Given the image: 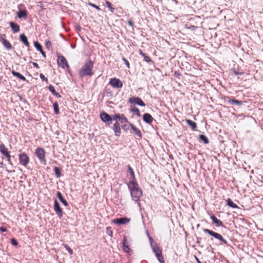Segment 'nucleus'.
Segmentation results:
<instances>
[{
	"instance_id": "nucleus-1",
	"label": "nucleus",
	"mask_w": 263,
	"mask_h": 263,
	"mask_svg": "<svg viewBox=\"0 0 263 263\" xmlns=\"http://www.w3.org/2000/svg\"><path fill=\"white\" fill-rule=\"evenodd\" d=\"M128 187L130 190L132 199L136 202H138L142 195V192L139 187V185L136 181H130L128 184Z\"/></svg>"
},
{
	"instance_id": "nucleus-2",
	"label": "nucleus",
	"mask_w": 263,
	"mask_h": 263,
	"mask_svg": "<svg viewBox=\"0 0 263 263\" xmlns=\"http://www.w3.org/2000/svg\"><path fill=\"white\" fill-rule=\"evenodd\" d=\"M93 63L91 61H87L83 67L79 71V76L83 78L86 76H91L93 74L92 72Z\"/></svg>"
},
{
	"instance_id": "nucleus-3",
	"label": "nucleus",
	"mask_w": 263,
	"mask_h": 263,
	"mask_svg": "<svg viewBox=\"0 0 263 263\" xmlns=\"http://www.w3.org/2000/svg\"><path fill=\"white\" fill-rule=\"evenodd\" d=\"M203 231L204 233L210 235L211 236L214 237L216 239L222 242V243L223 244H224L226 245H228V241L223 238V236L221 234L216 233V232H215L212 230H210L209 229H204Z\"/></svg>"
},
{
	"instance_id": "nucleus-4",
	"label": "nucleus",
	"mask_w": 263,
	"mask_h": 263,
	"mask_svg": "<svg viewBox=\"0 0 263 263\" xmlns=\"http://www.w3.org/2000/svg\"><path fill=\"white\" fill-rule=\"evenodd\" d=\"M35 154L40 161L45 165L46 160L45 159V152L43 148L37 147L35 150Z\"/></svg>"
},
{
	"instance_id": "nucleus-5",
	"label": "nucleus",
	"mask_w": 263,
	"mask_h": 263,
	"mask_svg": "<svg viewBox=\"0 0 263 263\" xmlns=\"http://www.w3.org/2000/svg\"><path fill=\"white\" fill-rule=\"evenodd\" d=\"M151 248L158 261L160 263H164V259L162 255V251L158 247V245H156Z\"/></svg>"
},
{
	"instance_id": "nucleus-6",
	"label": "nucleus",
	"mask_w": 263,
	"mask_h": 263,
	"mask_svg": "<svg viewBox=\"0 0 263 263\" xmlns=\"http://www.w3.org/2000/svg\"><path fill=\"white\" fill-rule=\"evenodd\" d=\"M109 84L113 87L116 88H121L123 86L122 81L117 78H114L110 79Z\"/></svg>"
},
{
	"instance_id": "nucleus-7",
	"label": "nucleus",
	"mask_w": 263,
	"mask_h": 263,
	"mask_svg": "<svg viewBox=\"0 0 263 263\" xmlns=\"http://www.w3.org/2000/svg\"><path fill=\"white\" fill-rule=\"evenodd\" d=\"M20 163L26 167L29 163V158L25 153H22L18 155Z\"/></svg>"
},
{
	"instance_id": "nucleus-8",
	"label": "nucleus",
	"mask_w": 263,
	"mask_h": 263,
	"mask_svg": "<svg viewBox=\"0 0 263 263\" xmlns=\"http://www.w3.org/2000/svg\"><path fill=\"white\" fill-rule=\"evenodd\" d=\"M53 209L58 217L61 219L63 217V211L57 200H55L54 201Z\"/></svg>"
},
{
	"instance_id": "nucleus-9",
	"label": "nucleus",
	"mask_w": 263,
	"mask_h": 263,
	"mask_svg": "<svg viewBox=\"0 0 263 263\" xmlns=\"http://www.w3.org/2000/svg\"><path fill=\"white\" fill-rule=\"evenodd\" d=\"M57 63L59 66L63 68L69 67V65L65 58L63 55H59L58 57Z\"/></svg>"
},
{
	"instance_id": "nucleus-10",
	"label": "nucleus",
	"mask_w": 263,
	"mask_h": 263,
	"mask_svg": "<svg viewBox=\"0 0 263 263\" xmlns=\"http://www.w3.org/2000/svg\"><path fill=\"white\" fill-rule=\"evenodd\" d=\"M100 116L102 121L106 124L110 125L111 123V117L106 112L104 111L101 112Z\"/></svg>"
},
{
	"instance_id": "nucleus-11",
	"label": "nucleus",
	"mask_w": 263,
	"mask_h": 263,
	"mask_svg": "<svg viewBox=\"0 0 263 263\" xmlns=\"http://www.w3.org/2000/svg\"><path fill=\"white\" fill-rule=\"evenodd\" d=\"M122 248L125 253H129L132 251L128 245L126 236H124L123 240L122 242Z\"/></svg>"
},
{
	"instance_id": "nucleus-12",
	"label": "nucleus",
	"mask_w": 263,
	"mask_h": 263,
	"mask_svg": "<svg viewBox=\"0 0 263 263\" xmlns=\"http://www.w3.org/2000/svg\"><path fill=\"white\" fill-rule=\"evenodd\" d=\"M128 101L131 103H135L140 106L143 107L145 106V104L139 97H133V98H129Z\"/></svg>"
},
{
	"instance_id": "nucleus-13",
	"label": "nucleus",
	"mask_w": 263,
	"mask_h": 263,
	"mask_svg": "<svg viewBox=\"0 0 263 263\" xmlns=\"http://www.w3.org/2000/svg\"><path fill=\"white\" fill-rule=\"evenodd\" d=\"M130 221V219L127 217L117 218L113 220V222L118 224H127Z\"/></svg>"
},
{
	"instance_id": "nucleus-14",
	"label": "nucleus",
	"mask_w": 263,
	"mask_h": 263,
	"mask_svg": "<svg viewBox=\"0 0 263 263\" xmlns=\"http://www.w3.org/2000/svg\"><path fill=\"white\" fill-rule=\"evenodd\" d=\"M143 121L148 124H151L154 120L153 117L148 113H145L143 116Z\"/></svg>"
},
{
	"instance_id": "nucleus-15",
	"label": "nucleus",
	"mask_w": 263,
	"mask_h": 263,
	"mask_svg": "<svg viewBox=\"0 0 263 263\" xmlns=\"http://www.w3.org/2000/svg\"><path fill=\"white\" fill-rule=\"evenodd\" d=\"M114 131L116 136H119L121 134V129L119 123L116 121L114 125Z\"/></svg>"
},
{
	"instance_id": "nucleus-16",
	"label": "nucleus",
	"mask_w": 263,
	"mask_h": 263,
	"mask_svg": "<svg viewBox=\"0 0 263 263\" xmlns=\"http://www.w3.org/2000/svg\"><path fill=\"white\" fill-rule=\"evenodd\" d=\"M128 124L131 128L134 130L135 134L137 135L139 137L141 138L142 137V134L140 129L135 126L134 125L132 124L130 122H128Z\"/></svg>"
},
{
	"instance_id": "nucleus-17",
	"label": "nucleus",
	"mask_w": 263,
	"mask_h": 263,
	"mask_svg": "<svg viewBox=\"0 0 263 263\" xmlns=\"http://www.w3.org/2000/svg\"><path fill=\"white\" fill-rule=\"evenodd\" d=\"M9 25L14 33L18 32L20 31V28L18 24L11 22L9 23Z\"/></svg>"
},
{
	"instance_id": "nucleus-18",
	"label": "nucleus",
	"mask_w": 263,
	"mask_h": 263,
	"mask_svg": "<svg viewBox=\"0 0 263 263\" xmlns=\"http://www.w3.org/2000/svg\"><path fill=\"white\" fill-rule=\"evenodd\" d=\"M210 218L212 219L213 222L216 224L217 227H222L223 224L221 221L218 219L215 216L212 215L210 216Z\"/></svg>"
},
{
	"instance_id": "nucleus-19",
	"label": "nucleus",
	"mask_w": 263,
	"mask_h": 263,
	"mask_svg": "<svg viewBox=\"0 0 263 263\" xmlns=\"http://www.w3.org/2000/svg\"><path fill=\"white\" fill-rule=\"evenodd\" d=\"M57 195L59 199L62 202V203L66 206L68 205V203L67 201L64 198L61 192H58L57 193Z\"/></svg>"
},
{
	"instance_id": "nucleus-20",
	"label": "nucleus",
	"mask_w": 263,
	"mask_h": 263,
	"mask_svg": "<svg viewBox=\"0 0 263 263\" xmlns=\"http://www.w3.org/2000/svg\"><path fill=\"white\" fill-rule=\"evenodd\" d=\"M34 45L35 47L36 48V49L39 51L42 54V55L45 58L46 57V54L45 52L42 50V48L41 45L40 43H39L37 42H35L34 43Z\"/></svg>"
},
{
	"instance_id": "nucleus-21",
	"label": "nucleus",
	"mask_w": 263,
	"mask_h": 263,
	"mask_svg": "<svg viewBox=\"0 0 263 263\" xmlns=\"http://www.w3.org/2000/svg\"><path fill=\"white\" fill-rule=\"evenodd\" d=\"M185 122L187 124L192 128L193 130H195L196 129L197 127V124L195 122L189 119L185 120Z\"/></svg>"
},
{
	"instance_id": "nucleus-22",
	"label": "nucleus",
	"mask_w": 263,
	"mask_h": 263,
	"mask_svg": "<svg viewBox=\"0 0 263 263\" xmlns=\"http://www.w3.org/2000/svg\"><path fill=\"white\" fill-rule=\"evenodd\" d=\"M49 90L52 93L53 95L58 98H60L61 96L59 93L57 92L53 86L50 85L48 87Z\"/></svg>"
},
{
	"instance_id": "nucleus-23",
	"label": "nucleus",
	"mask_w": 263,
	"mask_h": 263,
	"mask_svg": "<svg viewBox=\"0 0 263 263\" xmlns=\"http://www.w3.org/2000/svg\"><path fill=\"white\" fill-rule=\"evenodd\" d=\"M20 40L26 46L29 47V43L28 41L27 36L24 34L20 35Z\"/></svg>"
},
{
	"instance_id": "nucleus-24",
	"label": "nucleus",
	"mask_w": 263,
	"mask_h": 263,
	"mask_svg": "<svg viewBox=\"0 0 263 263\" xmlns=\"http://www.w3.org/2000/svg\"><path fill=\"white\" fill-rule=\"evenodd\" d=\"M2 41L3 45L7 49H10L12 48V46L10 42L6 39L2 37Z\"/></svg>"
},
{
	"instance_id": "nucleus-25",
	"label": "nucleus",
	"mask_w": 263,
	"mask_h": 263,
	"mask_svg": "<svg viewBox=\"0 0 263 263\" xmlns=\"http://www.w3.org/2000/svg\"><path fill=\"white\" fill-rule=\"evenodd\" d=\"M12 74L13 76L17 77L18 79H19L20 80H22L23 81H26V79L25 78V77L24 76H23V75H22L19 72H17L16 71L13 70L12 71Z\"/></svg>"
},
{
	"instance_id": "nucleus-26",
	"label": "nucleus",
	"mask_w": 263,
	"mask_h": 263,
	"mask_svg": "<svg viewBox=\"0 0 263 263\" xmlns=\"http://www.w3.org/2000/svg\"><path fill=\"white\" fill-rule=\"evenodd\" d=\"M228 103L230 104H232V105L235 104V105H239V106L243 104V102L241 101H239L237 100H234V99H229Z\"/></svg>"
},
{
	"instance_id": "nucleus-27",
	"label": "nucleus",
	"mask_w": 263,
	"mask_h": 263,
	"mask_svg": "<svg viewBox=\"0 0 263 263\" xmlns=\"http://www.w3.org/2000/svg\"><path fill=\"white\" fill-rule=\"evenodd\" d=\"M0 152L4 156L9 153L4 144H0Z\"/></svg>"
},
{
	"instance_id": "nucleus-28",
	"label": "nucleus",
	"mask_w": 263,
	"mask_h": 263,
	"mask_svg": "<svg viewBox=\"0 0 263 263\" xmlns=\"http://www.w3.org/2000/svg\"><path fill=\"white\" fill-rule=\"evenodd\" d=\"M227 204L228 205H229V206L233 208V209H238L239 207L238 206L234 203L233 201L231 200V198H228L227 199Z\"/></svg>"
},
{
	"instance_id": "nucleus-29",
	"label": "nucleus",
	"mask_w": 263,
	"mask_h": 263,
	"mask_svg": "<svg viewBox=\"0 0 263 263\" xmlns=\"http://www.w3.org/2000/svg\"><path fill=\"white\" fill-rule=\"evenodd\" d=\"M127 168H128V171L129 173H130V174L131 175V178H132L131 181H136L135 177L134 172L133 168H132V167L129 165H128Z\"/></svg>"
},
{
	"instance_id": "nucleus-30",
	"label": "nucleus",
	"mask_w": 263,
	"mask_h": 263,
	"mask_svg": "<svg viewBox=\"0 0 263 263\" xmlns=\"http://www.w3.org/2000/svg\"><path fill=\"white\" fill-rule=\"evenodd\" d=\"M53 170L55 173V175L57 178H59L61 176V169L58 167L55 166L53 168Z\"/></svg>"
},
{
	"instance_id": "nucleus-31",
	"label": "nucleus",
	"mask_w": 263,
	"mask_h": 263,
	"mask_svg": "<svg viewBox=\"0 0 263 263\" xmlns=\"http://www.w3.org/2000/svg\"><path fill=\"white\" fill-rule=\"evenodd\" d=\"M17 16L20 18L25 17L27 16V12L25 10H21L17 13Z\"/></svg>"
},
{
	"instance_id": "nucleus-32",
	"label": "nucleus",
	"mask_w": 263,
	"mask_h": 263,
	"mask_svg": "<svg viewBox=\"0 0 263 263\" xmlns=\"http://www.w3.org/2000/svg\"><path fill=\"white\" fill-rule=\"evenodd\" d=\"M120 121L121 122V123H128V120L127 119L126 117H125V116H124V114H120V117H119V119Z\"/></svg>"
},
{
	"instance_id": "nucleus-33",
	"label": "nucleus",
	"mask_w": 263,
	"mask_h": 263,
	"mask_svg": "<svg viewBox=\"0 0 263 263\" xmlns=\"http://www.w3.org/2000/svg\"><path fill=\"white\" fill-rule=\"evenodd\" d=\"M53 109H54V113L56 115L59 114H60V111H59V108L58 103L57 102H55L53 103Z\"/></svg>"
},
{
	"instance_id": "nucleus-34",
	"label": "nucleus",
	"mask_w": 263,
	"mask_h": 263,
	"mask_svg": "<svg viewBox=\"0 0 263 263\" xmlns=\"http://www.w3.org/2000/svg\"><path fill=\"white\" fill-rule=\"evenodd\" d=\"M147 236L148 237V239L149 240L150 246L151 248L157 245V243L153 240V238L149 235L148 233Z\"/></svg>"
},
{
	"instance_id": "nucleus-35",
	"label": "nucleus",
	"mask_w": 263,
	"mask_h": 263,
	"mask_svg": "<svg viewBox=\"0 0 263 263\" xmlns=\"http://www.w3.org/2000/svg\"><path fill=\"white\" fill-rule=\"evenodd\" d=\"M199 139L203 142L205 144H208L209 143V140L208 138L204 135H200Z\"/></svg>"
},
{
	"instance_id": "nucleus-36",
	"label": "nucleus",
	"mask_w": 263,
	"mask_h": 263,
	"mask_svg": "<svg viewBox=\"0 0 263 263\" xmlns=\"http://www.w3.org/2000/svg\"><path fill=\"white\" fill-rule=\"evenodd\" d=\"M105 4L106 6L110 9V11L114 12V8L112 7L111 3L109 1H106Z\"/></svg>"
},
{
	"instance_id": "nucleus-37",
	"label": "nucleus",
	"mask_w": 263,
	"mask_h": 263,
	"mask_svg": "<svg viewBox=\"0 0 263 263\" xmlns=\"http://www.w3.org/2000/svg\"><path fill=\"white\" fill-rule=\"evenodd\" d=\"M131 111L135 113L137 116L140 117V113L139 109L138 108H135L131 109Z\"/></svg>"
},
{
	"instance_id": "nucleus-38",
	"label": "nucleus",
	"mask_w": 263,
	"mask_h": 263,
	"mask_svg": "<svg viewBox=\"0 0 263 263\" xmlns=\"http://www.w3.org/2000/svg\"><path fill=\"white\" fill-rule=\"evenodd\" d=\"M63 247L65 248V249L68 252V253L72 255L73 254L72 250L67 245L63 244Z\"/></svg>"
},
{
	"instance_id": "nucleus-39",
	"label": "nucleus",
	"mask_w": 263,
	"mask_h": 263,
	"mask_svg": "<svg viewBox=\"0 0 263 263\" xmlns=\"http://www.w3.org/2000/svg\"><path fill=\"white\" fill-rule=\"evenodd\" d=\"M143 57L145 62L147 63L152 62V60L146 54L143 55Z\"/></svg>"
},
{
	"instance_id": "nucleus-40",
	"label": "nucleus",
	"mask_w": 263,
	"mask_h": 263,
	"mask_svg": "<svg viewBox=\"0 0 263 263\" xmlns=\"http://www.w3.org/2000/svg\"><path fill=\"white\" fill-rule=\"evenodd\" d=\"M45 46L48 49H50L51 47V43L49 40H47L45 42Z\"/></svg>"
},
{
	"instance_id": "nucleus-41",
	"label": "nucleus",
	"mask_w": 263,
	"mask_h": 263,
	"mask_svg": "<svg viewBox=\"0 0 263 263\" xmlns=\"http://www.w3.org/2000/svg\"><path fill=\"white\" fill-rule=\"evenodd\" d=\"M88 5H89L91 7H92L95 8V9H96L98 10H99V11L101 10L100 8L98 6H97L96 5H95L94 4H92V3H90V2L88 3Z\"/></svg>"
},
{
	"instance_id": "nucleus-42",
	"label": "nucleus",
	"mask_w": 263,
	"mask_h": 263,
	"mask_svg": "<svg viewBox=\"0 0 263 263\" xmlns=\"http://www.w3.org/2000/svg\"><path fill=\"white\" fill-rule=\"evenodd\" d=\"M120 115V114H117L112 115V117H111L112 120H116L117 119H119Z\"/></svg>"
},
{
	"instance_id": "nucleus-43",
	"label": "nucleus",
	"mask_w": 263,
	"mask_h": 263,
	"mask_svg": "<svg viewBox=\"0 0 263 263\" xmlns=\"http://www.w3.org/2000/svg\"><path fill=\"white\" fill-rule=\"evenodd\" d=\"M11 243L12 244V245L15 246H16L18 245V242L15 238L11 239Z\"/></svg>"
},
{
	"instance_id": "nucleus-44",
	"label": "nucleus",
	"mask_w": 263,
	"mask_h": 263,
	"mask_svg": "<svg viewBox=\"0 0 263 263\" xmlns=\"http://www.w3.org/2000/svg\"><path fill=\"white\" fill-rule=\"evenodd\" d=\"M122 61L124 62V63L126 65V67L127 68H129V67H130L129 63L125 58H122Z\"/></svg>"
},
{
	"instance_id": "nucleus-45",
	"label": "nucleus",
	"mask_w": 263,
	"mask_h": 263,
	"mask_svg": "<svg viewBox=\"0 0 263 263\" xmlns=\"http://www.w3.org/2000/svg\"><path fill=\"white\" fill-rule=\"evenodd\" d=\"M5 156H6L7 158V161H8V162L12 164V163L11 162V160H10V152L8 153L7 154L5 155Z\"/></svg>"
},
{
	"instance_id": "nucleus-46",
	"label": "nucleus",
	"mask_w": 263,
	"mask_h": 263,
	"mask_svg": "<svg viewBox=\"0 0 263 263\" xmlns=\"http://www.w3.org/2000/svg\"><path fill=\"white\" fill-rule=\"evenodd\" d=\"M233 72H234L236 75H242V74H243V72H239V71H237V70H235V69H233Z\"/></svg>"
},
{
	"instance_id": "nucleus-47",
	"label": "nucleus",
	"mask_w": 263,
	"mask_h": 263,
	"mask_svg": "<svg viewBox=\"0 0 263 263\" xmlns=\"http://www.w3.org/2000/svg\"><path fill=\"white\" fill-rule=\"evenodd\" d=\"M40 77L42 80H45L46 81H48L47 78L42 73L40 74Z\"/></svg>"
},
{
	"instance_id": "nucleus-48",
	"label": "nucleus",
	"mask_w": 263,
	"mask_h": 263,
	"mask_svg": "<svg viewBox=\"0 0 263 263\" xmlns=\"http://www.w3.org/2000/svg\"><path fill=\"white\" fill-rule=\"evenodd\" d=\"M128 24L134 29V23L132 20L128 21Z\"/></svg>"
},
{
	"instance_id": "nucleus-49",
	"label": "nucleus",
	"mask_w": 263,
	"mask_h": 263,
	"mask_svg": "<svg viewBox=\"0 0 263 263\" xmlns=\"http://www.w3.org/2000/svg\"><path fill=\"white\" fill-rule=\"evenodd\" d=\"M0 231L5 232L7 231V229L4 227H0Z\"/></svg>"
},
{
	"instance_id": "nucleus-50",
	"label": "nucleus",
	"mask_w": 263,
	"mask_h": 263,
	"mask_svg": "<svg viewBox=\"0 0 263 263\" xmlns=\"http://www.w3.org/2000/svg\"><path fill=\"white\" fill-rule=\"evenodd\" d=\"M32 65L34 67H35L37 69H39L40 68L39 65L35 62H32Z\"/></svg>"
},
{
	"instance_id": "nucleus-51",
	"label": "nucleus",
	"mask_w": 263,
	"mask_h": 263,
	"mask_svg": "<svg viewBox=\"0 0 263 263\" xmlns=\"http://www.w3.org/2000/svg\"><path fill=\"white\" fill-rule=\"evenodd\" d=\"M139 54H140L141 55H142V57H143V55L145 54L144 53H143V52H142V50H140V51H139Z\"/></svg>"
},
{
	"instance_id": "nucleus-52",
	"label": "nucleus",
	"mask_w": 263,
	"mask_h": 263,
	"mask_svg": "<svg viewBox=\"0 0 263 263\" xmlns=\"http://www.w3.org/2000/svg\"><path fill=\"white\" fill-rule=\"evenodd\" d=\"M4 166V164L3 162H0V167H3Z\"/></svg>"
},
{
	"instance_id": "nucleus-53",
	"label": "nucleus",
	"mask_w": 263,
	"mask_h": 263,
	"mask_svg": "<svg viewBox=\"0 0 263 263\" xmlns=\"http://www.w3.org/2000/svg\"><path fill=\"white\" fill-rule=\"evenodd\" d=\"M195 258L198 263H201V261L199 260V259L197 257L195 256Z\"/></svg>"
},
{
	"instance_id": "nucleus-54",
	"label": "nucleus",
	"mask_w": 263,
	"mask_h": 263,
	"mask_svg": "<svg viewBox=\"0 0 263 263\" xmlns=\"http://www.w3.org/2000/svg\"><path fill=\"white\" fill-rule=\"evenodd\" d=\"M124 127H126V125L125 124L122 126V128L123 129L124 128Z\"/></svg>"
},
{
	"instance_id": "nucleus-55",
	"label": "nucleus",
	"mask_w": 263,
	"mask_h": 263,
	"mask_svg": "<svg viewBox=\"0 0 263 263\" xmlns=\"http://www.w3.org/2000/svg\"><path fill=\"white\" fill-rule=\"evenodd\" d=\"M109 233L112 234V232H109ZM110 235L111 236V234H110Z\"/></svg>"
},
{
	"instance_id": "nucleus-56",
	"label": "nucleus",
	"mask_w": 263,
	"mask_h": 263,
	"mask_svg": "<svg viewBox=\"0 0 263 263\" xmlns=\"http://www.w3.org/2000/svg\"><path fill=\"white\" fill-rule=\"evenodd\" d=\"M109 233L112 234V232H109ZM110 235L111 236V234H110Z\"/></svg>"
},
{
	"instance_id": "nucleus-57",
	"label": "nucleus",
	"mask_w": 263,
	"mask_h": 263,
	"mask_svg": "<svg viewBox=\"0 0 263 263\" xmlns=\"http://www.w3.org/2000/svg\"><path fill=\"white\" fill-rule=\"evenodd\" d=\"M138 205H139V206H140V203H138Z\"/></svg>"
},
{
	"instance_id": "nucleus-58",
	"label": "nucleus",
	"mask_w": 263,
	"mask_h": 263,
	"mask_svg": "<svg viewBox=\"0 0 263 263\" xmlns=\"http://www.w3.org/2000/svg\"><path fill=\"white\" fill-rule=\"evenodd\" d=\"M261 182L263 183V181H262Z\"/></svg>"
}]
</instances>
